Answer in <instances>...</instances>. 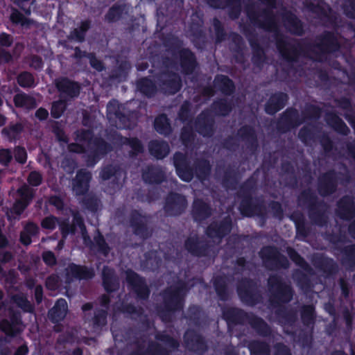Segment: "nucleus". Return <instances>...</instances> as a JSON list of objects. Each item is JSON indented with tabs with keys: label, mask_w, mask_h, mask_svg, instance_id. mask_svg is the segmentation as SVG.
Instances as JSON below:
<instances>
[{
	"label": "nucleus",
	"mask_w": 355,
	"mask_h": 355,
	"mask_svg": "<svg viewBox=\"0 0 355 355\" xmlns=\"http://www.w3.org/2000/svg\"><path fill=\"white\" fill-rule=\"evenodd\" d=\"M27 352V347L26 346H21L17 349L14 355H26Z\"/></svg>",
	"instance_id": "c03bdc74"
},
{
	"label": "nucleus",
	"mask_w": 355,
	"mask_h": 355,
	"mask_svg": "<svg viewBox=\"0 0 355 355\" xmlns=\"http://www.w3.org/2000/svg\"><path fill=\"white\" fill-rule=\"evenodd\" d=\"M31 235L29 234H27L26 231L24 230V232L21 234V241L25 244L28 245L31 242Z\"/></svg>",
	"instance_id": "c85d7f7f"
},
{
	"label": "nucleus",
	"mask_w": 355,
	"mask_h": 355,
	"mask_svg": "<svg viewBox=\"0 0 355 355\" xmlns=\"http://www.w3.org/2000/svg\"><path fill=\"white\" fill-rule=\"evenodd\" d=\"M101 175H102V178H103V179H107V178H108V176L105 175H104V173H103Z\"/></svg>",
	"instance_id": "4d7b16f0"
},
{
	"label": "nucleus",
	"mask_w": 355,
	"mask_h": 355,
	"mask_svg": "<svg viewBox=\"0 0 355 355\" xmlns=\"http://www.w3.org/2000/svg\"><path fill=\"white\" fill-rule=\"evenodd\" d=\"M107 301H108L107 297L106 296H104V297H103V302H104V303H105H105H107Z\"/></svg>",
	"instance_id": "5fc2aeb1"
},
{
	"label": "nucleus",
	"mask_w": 355,
	"mask_h": 355,
	"mask_svg": "<svg viewBox=\"0 0 355 355\" xmlns=\"http://www.w3.org/2000/svg\"><path fill=\"white\" fill-rule=\"evenodd\" d=\"M5 123V118L3 115L0 114V125H2Z\"/></svg>",
	"instance_id": "8fccbe9b"
},
{
	"label": "nucleus",
	"mask_w": 355,
	"mask_h": 355,
	"mask_svg": "<svg viewBox=\"0 0 355 355\" xmlns=\"http://www.w3.org/2000/svg\"><path fill=\"white\" fill-rule=\"evenodd\" d=\"M189 60H191V59H192V54L189 53Z\"/></svg>",
	"instance_id": "bf43d9fd"
},
{
	"label": "nucleus",
	"mask_w": 355,
	"mask_h": 355,
	"mask_svg": "<svg viewBox=\"0 0 355 355\" xmlns=\"http://www.w3.org/2000/svg\"><path fill=\"white\" fill-rule=\"evenodd\" d=\"M51 202L54 204L58 208H61L62 207V201L57 198H52Z\"/></svg>",
	"instance_id": "a18cd8bd"
},
{
	"label": "nucleus",
	"mask_w": 355,
	"mask_h": 355,
	"mask_svg": "<svg viewBox=\"0 0 355 355\" xmlns=\"http://www.w3.org/2000/svg\"><path fill=\"white\" fill-rule=\"evenodd\" d=\"M216 84L225 93H229L232 91L233 85L232 81L224 76H219L215 80Z\"/></svg>",
	"instance_id": "4468645a"
},
{
	"label": "nucleus",
	"mask_w": 355,
	"mask_h": 355,
	"mask_svg": "<svg viewBox=\"0 0 355 355\" xmlns=\"http://www.w3.org/2000/svg\"><path fill=\"white\" fill-rule=\"evenodd\" d=\"M67 275L80 279H86L92 277L94 275V272L92 270L85 267L70 265L67 269Z\"/></svg>",
	"instance_id": "9d476101"
},
{
	"label": "nucleus",
	"mask_w": 355,
	"mask_h": 355,
	"mask_svg": "<svg viewBox=\"0 0 355 355\" xmlns=\"http://www.w3.org/2000/svg\"><path fill=\"white\" fill-rule=\"evenodd\" d=\"M104 285H105V287L107 290H109V288H108V286H107V279L105 278V277H104Z\"/></svg>",
	"instance_id": "603ef678"
},
{
	"label": "nucleus",
	"mask_w": 355,
	"mask_h": 355,
	"mask_svg": "<svg viewBox=\"0 0 355 355\" xmlns=\"http://www.w3.org/2000/svg\"><path fill=\"white\" fill-rule=\"evenodd\" d=\"M168 146L165 142L153 141L150 144V151L157 159L164 157L168 153Z\"/></svg>",
	"instance_id": "1a4fd4ad"
},
{
	"label": "nucleus",
	"mask_w": 355,
	"mask_h": 355,
	"mask_svg": "<svg viewBox=\"0 0 355 355\" xmlns=\"http://www.w3.org/2000/svg\"><path fill=\"white\" fill-rule=\"evenodd\" d=\"M69 150L73 152L81 153L83 151V147L77 144H71L69 146Z\"/></svg>",
	"instance_id": "79ce46f5"
},
{
	"label": "nucleus",
	"mask_w": 355,
	"mask_h": 355,
	"mask_svg": "<svg viewBox=\"0 0 355 355\" xmlns=\"http://www.w3.org/2000/svg\"><path fill=\"white\" fill-rule=\"evenodd\" d=\"M35 115L40 119H44L48 116V112L44 109L40 108L36 112Z\"/></svg>",
	"instance_id": "72a5a7b5"
},
{
	"label": "nucleus",
	"mask_w": 355,
	"mask_h": 355,
	"mask_svg": "<svg viewBox=\"0 0 355 355\" xmlns=\"http://www.w3.org/2000/svg\"><path fill=\"white\" fill-rule=\"evenodd\" d=\"M60 227L62 230L63 234H69V232H78L81 233L85 243H87V237L85 234V227L83 224L82 218L76 215L73 218V225L69 226V224L64 221L59 223Z\"/></svg>",
	"instance_id": "7ed1b4c3"
},
{
	"label": "nucleus",
	"mask_w": 355,
	"mask_h": 355,
	"mask_svg": "<svg viewBox=\"0 0 355 355\" xmlns=\"http://www.w3.org/2000/svg\"><path fill=\"white\" fill-rule=\"evenodd\" d=\"M41 180V175L37 172H32L28 177V182L33 186L39 185Z\"/></svg>",
	"instance_id": "b1692460"
},
{
	"label": "nucleus",
	"mask_w": 355,
	"mask_h": 355,
	"mask_svg": "<svg viewBox=\"0 0 355 355\" xmlns=\"http://www.w3.org/2000/svg\"><path fill=\"white\" fill-rule=\"evenodd\" d=\"M270 103H269L268 105L266 107V112L268 113H269V114L275 113V112L279 110L283 106V105L282 103L281 104L278 103L277 105H276L275 106L274 108H272V107H270Z\"/></svg>",
	"instance_id": "473e14b6"
},
{
	"label": "nucleus",
	"mask_w": 355,
	"mask_h": 355,
	"mask_svg": "<svg viewBox=\"0 0 355 355\" xmlns=\"http://www.w3.org/2000/svg\"><path fill=\"white\" fill-rule=\"evenodd\" d=\"M62 245H63V242H62V241H60V242L59 243V244H58V247H59L60 248H62Z\"/></svg>",
	"instance_id": "6e6d98bb"
},
{
	"label": "nucleus",
	"mask_w": 355,
	"mask_h": 355,
	"mask_svg": "<svg viewBox=\"0 0 355 355\" xmlns=\"http://www.w3.org/2000/svg\"><path fill=\"white\" fill-rule=\"evenodd\" d=\"M126 279L128 283L133 286L135 292L137 293L141 297H145L148 295V291L146 285L135 272L132 271L127 272Z\"/></svg>",
	"instance_id": "f03ea898"
},
{
	"label": "nucleus",
	"mask_w": 355,
	"mask_h": 355,
	"mask_svg": "<svg viewBox=\"0 0 355 355\" xmlns=\"http://www.w3.org/2000/svg\"><path fill=\"white\" fill-rule=\"evenodd\" d=\"M291 257L293 260H295L298 263H300V258L297 254L291 255Z\"/></svg>",
	"instance_id": "de8ad7c7"
},
{
	"label": "nucleus",
	"mask_w": 355,
	"mask_h": 355,
	"mask_svg": "<svg viewBox=\"0 0 355 355\" xmlns=\"http://www.w3.org/2000/svg\"><path fill=\"white\" fill-rule=\"evenodd\" d=\"M65 109V103L63 101L55 102L52 105L51 114L55 117L58 118L61 116Z\"/></svg>",
	"instance_id": "a211bd4d"
},
{
	"label": "nucleus",
	"mask_w": 355,
	"mask_h": 355,
	"mask_svg": "<svg viewBox=\"0 0 355 355\" xmlns=\"http://www.w3.org/2000/svg\"><path fill=\"white\" fill-rule=\"evenodd\" d=\"M74 355H81V352L80 350H76L74 352Z\"/></svg>",
	"instance_id": "864d4df0"
},
{
	"label": "nucleus",
	"mask_w": 355,
	"mask_h": 355,
	"mask_svg": "<svg viewBox=\"0 0 355 355\" xmlns=\"http://www.w3.org/2000/svg\"><path fill=\"white\" fill-rule=\"evenodd\" d=\"M20 199L15 204L12 211L17 215H19L28 205L30 200L32 198V190L27 186H24L18 191Z\"/></svg>",
	"instance_id": "f257e3e1"
},
{
	"label": "nucleus",
	"mask_w": 355,
	"mask_h": 355,
	"mask_svg": "<svg viewBox=\"0 0 355 355\" xmlns=\"http://www.w3.org/2000/svg\"><path fill=\"white\" fill-rule=\"evenodd\" d=\"M118 106V103L116 101H112L109 103L107 105V112L108 114L111 115L114 114L117 115V112L114 110L115 107Z\"/></svg>",
	"instance_id": "7c9ffc66"
},
{
	"label": "nucleus",
	"mask_w": 355,
	"mask_h": 355,
	"mask_svg": "<svg viewBox=\"0 0 355 355\" xmlns=\"http://www.w3.org/2000/svg\"><path fill=\"white\" fill-rule=\"evenodd\" d=\"M35 295L37 302H40L42 300V288L41 286H37L35 290Z\"/></svg>",
	"instance_id": "e433bc0d"
},
{
	"label": "nucleus",
	"mask_w": 355,
	"mask_h": 355,
	"mask_svg": "<svg viewBox=\"0 0 355 355\" xmlns=\"http://www.w3.org/2000/svg\"><path fill=\"white\" fill-rule=\"evenodd\" d=\"M15 157L20 163H24L26 160V153L24 148H17L15 150Z\"/></svg>",
	"instance_id": "5701e85b"
},
{
	"label": "nucleus",
	"mask_w": 355,
	"mask_h": 355,
	"mask_svg": "<svg viewBox=\"0 0 355 355\" xmlns=\"http://www.w3.org/2000/svg\"><path fill=\"white\" fill-rule=\"evenodd\" d=\"M24 231H26L27 234H29L31 236H34L37 232V227L33 223H28L25 227Z\"/></svg>",
	"instance_id": "cd10ccee"
},
{
	"label": "nucleus",
	"mask_w": 355,
	"mask_h": 355,
	"mask_svg": "<svg viewBox=\"0 0 355 355\" xmlns=\"http://www.w3.org/2000/svg\"><path fill=\"white\" fill-rule=\"evenodd\" d=\"M95 241H96V244L98 245L99 249L104 253H106V247L105 245V243H104V241H103V239H102V237L101 236L96 237L95 239Z\"/></svg>",
	"instance_id": "c756f323"
},
{
	"label": "nucleus",
	"mask_w": 355,
	"mask_h": 355,
	"mask_svg": "<svg viewBox=\"0 0 355 355\" xmlns=\"http://www.w3.org/2000/svg\"><path fill=\"white\" fill-rule=\"evenodd\" d=\"M266 1H268V2H270V0H266Z\"/></svg>",
	"instance_id": "69168bd1"
},
{
	"label": "nucleus",
	"mask_w": 355,
	"mask_h": 355,
	"mask_svg": "<svg viewBox=\"0 0 355 355\" xmlns=\"http://www.w3.org/2000/svg\"><path fill=\"white\" fill-rule=\"evenodd\" d=\"M180 87V83L178 80H174L172 83V89L169 91L170 93L176 92Z\"/></svg>",
	"instance_id": "ea45409f"
},
{
	"label": "nucleus",
	"mask_w": 355,
	"mask_h": 355,
	"mask_svg": "<svg viewBox=\"0 0 355 355\" xmlns=\"http://www.w3.org/2000/svg\"><path fill=\"white\" fill-rule=\"evenodd\" d=\"M90 63H91L92 66L94 68H95L96 69H97L98 71H101L103 69V65H102L101 62L99 60H98L97 59H96L95 58H92L90 60Z\"/></svg>",
	"instance_id": "2f4dec72"
},
{
	"label": "nucleus",
	"mask_w": 355,
	"mask_h": 355,
	"mask_svg": "<svg viewBox=\"0 0 355 355\" xmlns=\"http://www.w3.org/2000/svg\"><path fill=\"white\" fill-rule=\"evenodd\" d=\"M313 312V308L311 306L307 307L304 310V311L303 313V318H304V320H306V318H309H309L310 319L312 318Z\"/></svg>",
	"instance_id": "c9c22d12"
},
{
	"label": "nucleus",
	"mask_w": 355,
	"mask_h": 355,
	"mask_svg": "<svg viewBox=\"0 0 355 355\" xmlns=\"http://www.w3.org/2000/svg\"><path fill=\"white\" fill-rule=\"evenodd\" d=\"M46 286L51 290H55L58 286V278L56 277H50L46 280Z\"/></svg>",
	"instance_id": "a878e982"
},
{
	"label": "nucleus",
	"mask_w": 355,
	"mask_h": 355,
	"mask_svg": "<svg viewBox=\"0 0 355 355\" xmlns=\"http://www.w3.org/2000/svg\"><path fill=\"white\" fill-rule=\"evenodd\" d=\"M83 310H88V309H91V305L87 304H85L83 306Z\"/></svg>",
	"instance_id": "3c124183"
},
{
	"label": "nucleus",
	"mask_w": 355,
	"mask_h": 355,
	"mask_svg": "<svg viewBox=\"0 0 355 355\" xmlns=\"http://www.w3.org/2000/svg\"><path fill=\"white\" fill-rule=\"evenodd\" d=\"M277 98L276 97H273L272 99H271V102L273 103L275 101H276Z\"/></svg>",
	"instance_id": "13d9d810"
},
{
	"label": "nucleus",
	"mask_w": 355,
	"mask_h": 355,
	"mask_svg": "<svg viewBox=\"0 0 355 355\" xmlns=\"http://www.w3.org/2000/svg\"><path fill=\"white\" fill-rule=\"evenodd\" d=\"M6 244V238L0 234V247H3Z\"/></svg>",
	"instance_id": "49530a36"
},
{
	"label": "nucleus",
	"mask_w": 355,
	"mask_h": 355,
	"mask_svg": "<svg viewBox=\"0 0 355 355\" xmlns=\"http://www.w3.org/2000/svg\"><path fill=\"white\" fill-rule=\"evenodd\" d=\"M131 146L135 151H139L141 148V145L137 139H133L131 141Z\"/></svg>",
	"instance_id": "37998d69"
},
{
	"label": "nucleus",
	"mask_w": 355,
	"mask_h": 355,
	"mask_svg": "<svg viewBox=\"0 0 355 355\" xmlns=\"http://www.w3.org/2000/svg\"><path fill=\"white\" fill-rule=\"evenodd\" d=\"M14 302L19 306H20L21 309H24L25 311H30L31 310V306L28 304V302L27 301L26 298L24 295H16L13 298Z\"/></svg>",
	"instance_id": "6ab92c4d"
},
{
	"label": "nucleus",
	"mask_w": 355,
	"mask_h": 355,
	"mask_svg": "<svg viewBox=\"0 0 355 355\" xmlns=\"http://www.w3.org/2000/svg\"><path fill=\"white\" fill-rule=\"evenodd\" d=\"M185 205V198L182 196L174 194L168 198L166 208L168 211L171 209V214H178V211L184 208Z\"/></svg>",
	"instance_id": "6e6552de"
},
{
	"label": "nucleus",
	"mask_w": 355,
	"mask_h": 355,
	"mask_svg": "<svg viewBox=\"0 0 355 355\" xmlns=\"http://www.w3.org/2000/svg\"><path fill=\"white\" fill-rule=\"evenodd\" d=\"M10 19L13 23L19 24L24 27H28L32 23V21L26 16L22 15L17 10L12 11L10 15Z\"/></svg>",
	"instance_id": "ddd939ff"
},
{
	"label": "nucleus",
	"mask_w": 355,
	"mask_h": 355,
	"mask_svg": "<svg viewBox=\"0 0 355 355\" xmlns=\"http://www.w3.org/2000/svg\"><path fill=\"white\" fill-rule=\"evenodd\" d=\"M12 42L11 37L6 33H1L0 35V44L2 46H9Z\"/></svg>",
	"instance_id": "bb28decb"
},
{
	"label": "nucleus",
	"mask_w": 355,
	"mask_h": 355,
	"mask_svg": "<svg viewBox=\"0 0 355 355\" xmlns=\"http://www.w3.org/2000/svg\"><path fill=\"white\" fill-rule=\"evenodd\" d=\"M17 4L21 7V8L25 11L26 15H29L31 11L29 8H24V3L28 1L29 0H15Z\"/></svg>",
	"instance_id": "a19ab883"
},
{
	"label": "nucleus",
	"mask_w": 355,
	"mask_h": 355,
	"mask_svg": "<svg viewBox=\"0 0 355 355\" xmlns=\"http://www.w3.org/2000/svg\"><path fill=\"white\" fill-rule=\"evenodd\" d=\"M155 128L161 134H166L170 130L168 119L166 116H158L155 121Z\"/></svg>",
	"instance_id": "f8f14e48"
},
{
	"label": "nucleus",
	"mask_w": 355,
	"mask_h": 355,
	"mask_svg": "<svg viewBox=\"0 0 355 355\" xmlns=\"http://www.w3.org/2000/svg\"><path fill=\"white\" fill-rule=\"evenodd\" d=\"M56 86L61 95H67L70 97L76 96L79 92V87L76 83L67 79H60L56 82Z\"/></svg>",
	"instance_id": "20e7f679"
},
{
	"label": "nucleus",
	"mask_w": 355,
	"mask_h": 355,
	"mask_svg": "<svg viewBox=\"0 0 355 355\" xmlns=\"http://www.w3.org/2000/svg\"><path fill=\"white\" fill-rule=\"evenodd\" d=\"M15 104L17 107H20L24 109L33 108L36 105L35 100L25 94H18L14 98Z\"/></svg>",
	"instance_id": "9b49d317"
},
{
	"label": "nucleus",
	"mask_w": 355,
	"mask_h": 355,
	"mask_svg": "<svg viewBox=\"0 0 355 355\" xmlns=\"http://www.w3.org/2000/svg\"><path fill=\"white\" fill-rule=\"evenodd\" d=\"M57 224H58V220H56L55 218L52 216L45 218L42 222V227L48 230L54 229L56 227Z\"/></svg>",
	"instance_id": "412c9836"
},
{
	"label": "nucleus",
	"mask_w": 355,
	"mask_h": 355,
	"mask_svg": "<svg viewBox=\"0 0 355 355\" xmlns=\"http://www.w3.org/2000/svg\"><path fill=\"white\" fill-rule=\"evenodd\" d=\"M10 59V55L3 50H0V62H8Z\"/></svg>",
	"instance_id": "58836bf2"
},
{
	"label": "nucleus",
	"mask_w": 355,
	"mask_h": 355,
	"mask_svg": "<svg viewBox=\"0 0 355 355\" xmlns=\"http://www.w3.org/2000/svg\"><path fill=\"white\" fill-rule=\"evenodd\" d=\"M89 180V173L85 171L79 172L73 182V188L75 193L79 195L86 191L88 188V182Z\"/></svg>",
	"instance_id": "39448f33"
},
{
	"label": "nucleus",
	"mask_w": 355,
	"mask_h": 355,
	"mask_svg": "<svg viewBox=\"0 0 355 355\" xmlns=\"http://www.w3.org/2000/svg\"><path fill=\"white\" fill-rule=\"evenodd\" d=\"M43 259L48 265H53L55 262L54 254L51 252H45L43 254Z\"/></svg>",
	"instance_id": "393cba45"
},
{
	"label": "nucleus",
	"mask_w": 355,
	"mask_h": 355,
	"mask_svg": "<svg viewBox=\"0 0 355 355\" xmlns=\"http://www.w3.org/2000/svg\"><path fill=\"white\" fill-rule=\"evenodd\" d=\"M21 130V125L20 124H17L12 127L10 128V135H9V137L10 139L13 138L15 137V134L19 132Z\"/></svg>",
	"instance_id": "f704fd0d"
},
{
	"label": "nucleus",
	"mask_w": 355,
	"mask_h": 355,
	"mask_svg": "<svg viewBox=\"0 0 355 355\" xmlns=\"http://www.w3.org/2000/svg\"><path fill=\"white\" fill-rule=\"evenodd\" d=\"M10 258H11V255L9 253H6L4 254V257H3V258H2V260L6 261L9 260Z\"/></svg>",
	"instance_id": "09e8293b"
},
{
	"label": "nucleus",
	"mask_w": 355,
	"mask_h": 355,
	"mask_svg": "<svg viewBox=\"0 0 355 355\" xmlns=\"http://www.w3.org/2000/svg\"><path fill=\"white\" fill-rule=\"evenodd\" d=\"M89 23L87 21H84L81 24L80 31H78L75 30L72 33L71 37L73 39H75L77 41H81L83 39V33L86 31L89 28Z\"/></svg>",
	"instance_id": "aec40b11"
},
{
	"label": "nucleus",
	"mask_w": 355,
	"mask_h": 355,
	"mask_svg": "<svg viewBox=\"0 0 355 355\" xmlns=\"http://www.w3.org/2000/svg\"><path fill=\"white\" fill-rule=\"evenodd\" d=\"M31 65L34 68H40L42 66V60L34 57L31 62Z\"/></svg>",
	"instance_id": "4c0bfd02"
},
{
	"label": "nucleus",
	"mask_w": 355,
	"mask_h": 355,
	"mask_svg": "<svg viewBox=\"0 0 355 355\" xmlns=\"http://www.w3.org/2000/svg\"><path fill=\"white\" fill-rule=\"evenodd\" d=\"M1 103H2V101H1V99L0 98V105H1Z\"/></svg>",
	"instance_id": "0e129e2a"
},
{
	"label": "nucleus",
	"mask_w": 355,
	"mask_h": 355,
	"mask_svg": "<svg viewBox=\"0 0 355 355\" xmlns=\"http://www.w3.org/2000/svg\"><path fill=\"white\" fill-rule=\"evenodd\" d=\"M1 329L8 335H13L22 329L20 320L17 315H14L11 322L3 320L1 324Z\"/></svg>",
	"instance_id": "0eeeda50"
},
{
	"label": "nucleus",
	"mask_w": 355,
	"mask_h": 355,
	"mask_svg": "<svg viewBox=\"0 0 355 355\" xmlns=\"http://www.w3.org/2000/svg\"><path fill=\"white\" fill-rule=\"evenodd\" d=\"M137 87L141 92L146 94V95H150L155 89L154 84L150 80L148 79L141 80L138 83Z\"/></svg>",
	"instance_id": "dca6fc26"
},
{
	"label": "nucleus",
	"mask_w": 355,
	"mask_h": 355,
	"mask_svg": "<svg viewBox=\"0 0 355 355\" xmlns=\"http://www.w3.org/2000/svg\"><path fill=\"white\" fill-rule=\"evenodd\" d=\"M178 155H176L175 157V166L176 167V171L178 176L184 181L188 182L192 178L191 172L187 168H182L178 161Z\"/></svg>",
	"instance_id": "2eb2a0df"
},
{
	"label": "nucleus",
	"mask_w": 355,
	"mask_h": 355,
	"mask_svg": "<svg viewBox=\"0 0 355 355\" xmlns=\"http://www.w3.org/2000/svg\"><path fill=\"white\" fill-rule=\"evenodd\" d=\"M8 217L9 218H12V217H13V216H11L10 214H8Z\"/></svg>",
	"instance_id": "680f3d73"
},
{
	"label": "nucleus",
	"mask_w": 355,
	"mask_h": 355,
	"mask_svg": "<svg viewBox=\"0 0 355 355\" xmlns=\"http://www.w3.org/2000/svg\"><path fill=\"white\" fill-rule=\"evenodd\" d=\"M18 83L22 87H31L34 85V80L31 74L24 73L19 76Z\"/></svg>",
	"instance_id": "f3484780"
},
{
	"label": "nucleus",
	"mask_w": 355,
	"mask_h": 355,
	"mask_svg": "<svg viewBox=\"0 0 355 355\" xmlns=\"http://www.w3.org/2000/svg\"><path fill=\"white\" fill-rule=\"evenodd\" d=\"M8 130H3V134L8 133Z\"/></svg>",
	"instance_id": "052dcab7"
},
{
	"label": "nucleus",
	"mask_w": 355,
	"mask_h": 355,
	"mask_svg": "<svg viewBox=\"0 0 355 355\" xmlns=\"http://www.w3.org/2000/svg\"><path fill=\"white\" fill-rule=\"evenodd\" d=\"M67 311V302L65 300L60 299L57 301L53 308L50 311L49 315L53 321L58 322L65 317Z\"/></svg>",
	"instance_id": "423d86ee"
},
{
	"label": "nucleus",
	"mask_w": 355,
	"mask_h": 355,
	"mask_svg": "<svg viewBox=\"0 0 355 355\" xmlns=\"http://www.w3.org/2000/svg\"><path fill=\"white\" fill-rule=\"evenodd\" d=\"M12 159L10 152L7 149L0 150V163L6 165Z\"/></svg>",
	"instance_id": "4be33fe9"
},
{
	"label": "nucleus",
	"mask_w": 355,
	"mask_h": 355,
	"mask_svg": "<svg viewBox=\"0 0 355 355\" xmlns=\"http://www.w3.org/2000/svg\"><path fill=\"white\" fill-rule=\"evenodd\" d=\"M17 48H19V49H21L22 48L21 45H18L17 46Z\"/></svg>",
	"instance_id": "e2e57ef3"
}]
</instances>
